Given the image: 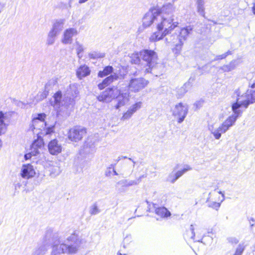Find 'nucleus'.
<instances>
[{"label":"nucleus","mask_w":255,"mask_h":255,"mask_svg":"<svg viewBox=\"0 0 255 255\" xmlns=\"http://www.w3.org/2000/svg\"><path fill=\"white\" fill-rule=\"evenodd\" d=\"M157 6L159 10L158 14L160 15V21L157 23V31L154 32L149 38L152 42L162 39L178 25V22L174 21L173 13L175 7L173 3L168 2L161 7Z\"/></svg>","instance_id":"1"},{"label":"nucleus","mask_w":255,"mask_h":255,"mask_svg":"<svg viewBox=\"0 0 255 255\" xmlns=\"http://www.w3.org/2000/svg\"><path fill=\"white\" fill-rule=\"evenodd\" d=\"M52 250L49 255H62L63 254H75L78 251L82 244V240L75 233L72 234L66 239L64 243L58 235L53 236Z\"/></svg>","instance_id":"2"},{"label":"nucleus","mask_w":255,"mask_h":255,"mask_svg":"<svg viewBox=\"0 0 255 255\" xmlns=\"http://www.w3.org/2000/svg\"><path fill=\"white\" fill-rule=\"evenodd\" d=\"M129 92L126 85L122 86L119 84L118 86H113L107 88L100 95L97 99L103 102L109 103L113 99H117V104L115 105L116 109L124 106L128 101Z\"/></svg>","instance_id":"3"},{"label":"nucleus","mask_w":255,"mask_h":255,"mask_svg":"<svg viewBox=\"0 0 255 255\" xmlns=\"http://www.w3.org/2000/svg\"><path fill=\"white\" fill-rule=\"evenodd\" d=\"M70 91H67V96L62 99V95L61 91L57 92L53 96V106L55 108H59L60 106L68 107L74 104V98H76L79 92L77 87L74 85H70Z\"/></svg>","instance_id":"4"},{"label":"nucleus","mask_w":255,"mask_h":255,"mask_svg":"<svg viewBox=\"0 0 255 255\" xmlns=\"http://www.w3.org/2000/svg\"><path fill=\"white\" fill-rule=\"evenodd\" d=\"M234 96L237 97L236 102L232 105V109L234 113L241 114L242 111L240 108L244 107L247 108L251 103L249 90H247L246 93L242 94L240 89L236 90L234 93Z\"/></svg>","instance_id":"5"},{"label":"nucleus","mask_w":255,"mask_h":255,"mask_svg":"<svg viewBox=\"0 0 255 255\" xmlns=\"http://www.w3.org/2000/svg\"><path fill=\"white\" fill-rule=\"evenodd\" d=\"M139 55L145 64V73H151L157 63L158 57L156 53L152 50L144 49L139 52Z\"/></svg>","instance_id":"6"},{"label":"nucleus","mask_w":255,"mask_h":255,"mask_svg":"<svg viewBox=\"0 0 255 255\" xmlns=\"http://www.w3.org/2000/svg\"><path fill=\"white\" fill-rule=\"evenodd\" d=\"M158 10L157 6H153L145 14L142 19V24L144 27H149L154 23L157 28V23L160 21Z\"/></svg>","instance_id":"7"},{"label":"nucleus","mask_w":255,"mask_h":255,"mask_svg":"<svg viewBox=\"0 0 255 255\" xmlns=\"http://www.w3.org/2000/svg\"><path fill=\"white\" fill-rule=\"evenodd\" d=\"M148 84V81L143 78H131L128 86L126 85L128 91L129 90L133 92H138L144 89Z\"/></svg>","instance_id":"8"},{"label":"nucleus","mask_w":255,"mask_h":255,"mask_svg":"<svg viewBox=\"0 0 255 255\" xmlns=\"http://www.w3.org/2000/svg\"><path fill=\"white\" fill-rule=\"evenodd\" d=\"M188 112V106L181 103L176 104L172 109L173 116L177 119V122L179 124L183 122Z\"/></svg>","instance_id":"9"},{"label":"nucleus","mask_w":255,"mask_h":255,"mask_svg":"<svg viewBox=\"0 0 255 255\" xmlns=\"http://www.w3.org/2000/svg\"><path fill=\"white\" fill-rule=\"evenodd\" d=\"M86 133L85 128L80 126H75L68 132V138L72 141L78 142L81 140Z\"/></svg>","instance_id":"10"},{"label":"nucleus","mask_w":255,"mask_h":255,"mask_svg":"<svg viewBox=\"0 0 255 255\" xmlns=\"http://www.w3.org/2000/svg\"><path fill=\"white\" fill-rule=\"evenodd\" d=\"M141 178V177H140L136 180H121L116 184V189L119 193H125L127 191L128 187L137 185L140 182Z\"/></svg>","instance_id":"11"},{"label":"nucleus","mask_w":255,"mask_h":255,"mask_svg":"<svg viewBox=\"0 0 255 255\" xmlns=\"http://www.w3.org/2000/svg\"><path fill=\"white\" fill-rule=\"evenodd\" d=\"M193 29L192 26L188 25L180 29L179 33L178 34L179 40V42L176 45V50H181L184 42L187 39L188 35L192 33Z\"/></svg>","instance_id":"12"},{"label":"nucleus","mask_w":255,"mask_h":255,"mask_svg":"<svg viewBox=\"0 0 255 255\" xmlns=\"http://www.w3.org/2000/svg\"><path fill=\"white\" fill-rule=\"evenodd\" d=\"M78 34V30L75 28H69L66 29L63 32V37L61 42L64 44H71L73 41V37Z\"/></svg>","instance_id":"13"},{"label":"nucleus","mask_w":255,"mask_h":255,"mask_svg":"<svg viewBox=\"0 0 255 255\" xmlns=\"http://www.w3.org/2000/svg\"><path fill=\"white\" fill-rule=\"evenodd\" d=\"M240 115H241L239 114L234 113V114L229 117L220 126L222 132L225 133L231 127H232Z\"/></svg>","instance_id":"14"},{"label":"nucleus","mask_w":255,"mask_h":255,"mask_svg":"<svg viewBox=\"0 0 255 255\" xmlns=\"http://www.w3.org/2000/svg\"><path fill=\"white\" fill-rule=\"evenodd\" d=\"M46 115L44 113L39 114L37 117L33 119L31 124L30 125V129L34 131V129H40V127L45 125L44 119Z\"/></svg>","instance_id":"15"},{"label":"nucleus","mask_w":255,"mask_h":255,"mask_svg":"<svg viewBox=\"0 0 255 255\" xmlns=\"http://www.w3.org/2000/svg\"><path fill=\"white\" fill-rule=\"evenodd\" d=\"M35 174V169L31 164H25L22 165L20 175L23 178L28 179L33 177Z\"/></svg>","instance_id":"16"},{"label":"nucleus","mask_w":255,"mask_h":255,"mask_svg":"<svg viewBox=\"0 0 255 255\" xmlns=\"http://www.w3.org/2000/svg\"><path fill=\"white\" fill-rule=\"evenodd\" d=\"M9 121L8 114L0 111V135L5 133L9 124Z\"/></svg>","instance_id":"17"},{"label":"nucleus","mask_w":255,"mask_h":255,"mask_svg":"<svg viewBox=\"0 0 255 255\" xmlns=\"http://www.w3.org/2000/svg\"><path fill=\"white\" fill-rule=\"evenodd\" d=\"M48 147L50 153L52 155H57L62 151V146L56 139L52 140L49 142Z\"/></svg>","instance_id":"18"},{"label":"nucleus","mask_w":255,"mask_h":255,"mask_svg":"<svg viewBox=\"0 0 255 255\" xmlns=\"http://www.w3.org/2000/svg\"><path fill=\"white\" fill-rule=\"evenodd\" d=\"M43 145L44 143L41 138L38 137L37 139L34 140L30 148V150L32 151V153H33L34 156H36L40 153Z\"/></svg>","instance_id":"19"},{"label":"nucleus","mask_w":255,"mask_h":255,"mask_svg":"<svg viewBox=\"0 0 255 255\" xmlns=\"http://www.w3.org/2000/svg\"><path fill=\"white\" fill-rule=\"evenodd\" d=\"M64 23L65 19H58L55 20L53 23L52 27L50 31L58 35L63 29Z\"/></svg>","instance_id":"20"},{"label":"nucleus","mask_w":255,"mask_h":255,"mask_svg":"<svg viewBox=\"0 0 255 255\" xmlns=\"http://www.w3.org/2000/svg\"><path fill=\"white\" fill-rule=\"evenodd\" d=\"M191 170H192V167L188 165H185L182 170H179L175 173H172L169 175V180L171 183H173L177 179L182 176V175Z\"/></svg>","instance_id":"21"},{"label":"nucleus","mask_w":255,"mask_h":255,"mask_svg":"<svg viewBox=\"0 0 255 255\" xmlns=\"http://www.w3.org/2000/svg\"><path fill=\"white\" fill-rule=\"evenodd\" d=\"M191 170H192V167L188 165H185L182 170H179L175 173H172L169 175V180L171 183H173L177 179L182 176V175Z\"/></svg>","instance_id":"22"},{"label":"nucleus","mask_w":255,"mask_h":255,"mask_svg":"<svg viewBox=\"0 0 255 255\" xmlns=\"http://www.w3.org/2000/svg\"><path fill=\"white\" fill-rule=\"evenodd\" d=\"M118 79L119 76L117 74H112L110 76L106 78L101 83L98 84V88L99 89L102 90L111 84L114 81L117 80Z\"/></svg>","instance_id":"23"},{"label":"nucleus","mask_w":255,"mask_h":255,"mask_svg":"<svg viewBox=\"0 0 255 255\" xmlns=\"http://www.w3.org/2000/svg\"><path fill=\"white\" fill-rule=\"evenodd\" d=\"M218 193L222 195V199H220V198H219L218 200V201H220V202H216L214 201H209V199L211 198V196L213 194V193L212 192H210L209 194V197L207 200V202H208V206L209 207L215 209L217 211L218 210L219 208H220L221 206V203L223 202L225 200V195L224 193L222 191H219Z\"/></svg>","instance_id":"24"},{"label":"nucleus","mask_w":255,"mask_h":255,"mask_svg":"<svg viewBox=\"0 0 255 255\" xmlns=\"http://www.w3.org/2000/svg\"><path fill=\"white\" fill-rule=\"evenodd\" d=\"M91 71L86 65L80 66L76 71V75L80 79L90 75Z\"/></svg>","instance_id":"25"},{"label":"nucleus","mask_w":255,"mask_h":255,"mask_svg":"<svg viewBox=\"0 0 255 255\" xmlns=\"http://www.w3.org/2000/svg\"><path fill=\"white\" fill-rule=\"evenodd\" d=\"M240 62L238 60H233L231 61L229 64L224 65L220 67V70H221L224 72H229L235 69L237 66H239Z\"/></svg>","instance_id":"26"},{"label":"nucleus","mask_w":255,"mask_h":255,"mask_svg":"<svg viewBox=\"0 0 255 255\" xmlns=\"http://www.w3.org/2000/svg\"><path fill=\"white\" fill-rule=\"evenodd\" d=\"M156 204H153L155 214L161 218H167L171 215L170 212L164 207H156Z\"/></svg>","instance_id":"27"},{"label":"nucleus","mask_w":255,"mask_h":255,"mask_svg":"<svg viewBox=\"0 0 255 255\" xmlns=\"http://www.w3.org/2000/svg\"><path fill=\"white\" fill-rule=\"evenodd\" d=\"M73 46L76 50L78 57L80 59H81L83 57V53L85 49L84 45L79 41L76 40L73 44Z\"/></svg>","instance_id":"28"},{"label":"nucleus","mask_w":255,"mask_h":255,"mask_svg":"<svg viewBox=\"0 0 255 255\" xmlns=\"http://www.w3.org/2000/svg\"><path fill=\"white\" fill-rule=\"evenodd\" d=\"M209 130L216 139H220L221 137L222 133H224L222 132L220 127L215 128L213 126L211 125L209 126Z\"/></svg>","instance_id":"29"},{"label":"nucleus","mask_w":255,"mask_h":255,"mask_svg":"<svg viewBox=\"0 0 255 255\" xmlns=\"http://www.w3.org/2000/svg\"><path fill=\"white\" fill-rule=\"evenodd\" d=\"M179 37L178 34L176 33L175 34H172L168 35L165 38V41L168 44H173L175 46L176 48V45L179 42Z\"/></svg>","instance_id":"30"},{"label":"nucleus","mask_w":255,"mask_h":255,"mask_svg":"<svg viewBox=\"0 0 255 255\" xmlns=\"http://www.w3.org/2000/svg\"><path fill=\"white\" fill-rule=\"evenodd\" d=\"M204 0H196V4L197 12L203 16H205Z\"/></svg>","instance_id":"31"},{"label":"nucleus","mask_w":255,"mask_h":255,"mask_svg":"<svg viewBox=\"0 0 255 255\" xmlns=\"http://www.w3.org/2000/svg\"><path fill=\"white\" fill-rule=\"evenodd\" d=\"M113 70V67L111 66H106L104 67L103 71H100L98 72V76L101 78L106 76L112 73Z\"/></svg>","instance_id":"32"},{"label":"nucleus","mask_w":255,"mask_h":255,"mask_svg":"<svg viewBox=\"0 0 255 255\" xmlns=\"http://www.w3.org/2000/svg\"><path fill=\"white\" fill-rule=\"evenodd\" d=\"M47 251L46 247L42 245L34 249L31 255H45Z\"/></svg>","instance_id":"33"},{"label":"nucleus","mask_w":255,"mask_h":255,"mask_svg":"<svg viewBox=\"0 0 255 255\" xmlns=\"http://www.w3.org/2000/svg\"><path fill=\"white\" fill-rule=\"evenodd\" d=\"M95 139H93V138L89 137L87 140L85 141L84 144V148L87 149L89 148L90 150L88 152L93 151L95 148Z\"/></svg>","instance_id":"34"},{"label":"nucleus","mask_w":255,"mask_h":255,"mask_svg":"<svg viewBox=\"0 0 255 255\" xmlns=\"http://www.w3.org/2000/svg\"><path fill=\"white\" fill-rule=\"evenodd\" d=\"M195 236L194 232V228L193 225H191L189 230L186 231L184 237L185 240H194Z\"/></svg>","instance_id":"35"},{"label":"nucleus","mask_w":255,"mask_h":255,"mask_svg":"<svg viewBox=\"0 0 255 255\" xmlns=\"http://www.w3.org/2000/svg\"><path fill=\"white\" fill-rule=\"evenodd\" d=\"M58 35L56 34L49 31L47 34V37L46 39V44L48 45H53L55 43L56 37Z\"/></svg>","instance_id":"36"},{"label":"nucleus","mask_w":255,"mask_h":255,"mask_svg":"<svg viewBox=\"0 0 255 255\" xmlns=\"http://www.w3.org/2000/svg\"><path fill=\"white\" fill-rule=\"evenodd\" d=\"M246 246L244 243L239 244L233 255H242L245 250Z\"/></svg>","instance_id":"37"},{"label":"nucleus","mask_w":255,"mask_h":255,"mask_svg":"<svg viewBox=\"0 0 255 255\" xmlns=\"http://www.w3.org/2000/svg\"><path fill=\"white\" fill-rule=\"evenodd\" d=\"M140 57L139 53H135L132 54L131 56V62L132 64H139L140 61Z\"/></svg>","instance_id":"38"},{"label":"nucleus","mask_w":255,"mask_h":255,"mask_svg":"<svg viewBox=\"0 0 255 255\" xmlns=\"http://www.w3.org/2000/svg\"><path fill=\"white\" fill-rule=\"evenodd\" d=\"M141 106V102H139L136 103L132 106H131L129 110L131 111L133 114H134L137 110L139 109Z\"/></svg>","instance_id":"39"},{"label":"nucleus","mask_w":255,"mask_h":255,"mask_svg":"<svg viewBox=\"0 0 255 255\" xmlns=\"http://www.w3.org/2000/svg\"><path fill=\"white\" fill-rule=\"evenodd\" d=\"M90 214L92 215H97L100 212V210L95 204L92 205L90 208Z\"/></svg>","instance_id":"40"},{"label":"nucleus","mask_w":255,"mask_h":255,"mask_svg":"<svg viewBox=\"0 0 255 255\" xmlns=\"http://www.w3.org/2000/svg\"><path fill=\"white\" fill-rule=\"evenodd\" d=\"M133 114L128 109L127 112L124 114L121 118V120L123 121L128 120L131 118Z\"/></svg>","instance_id":"41"},{"label":"nucleus","mask_w":255,"mask_h":255,"mask_svg":"<svg viewBox=\"0 0 255 255\" xmlns=\"http://www.w3.org/2000/svg\"><path fill=\"white\" fill-rule=\"evenodd\" d=\"M228 242L232 245H236L238 244L239 240L236 237H230L227 239Z\"/></svg>","instance_id":"42"},{"label":"nucleus","mask_w":255,"mask_h":255,"mask_svg":"<svg viewBox=\"0 0 255 255\" xmlns=\"http://www.w3.org/2000/svg\"><path fill=\"white\" fill-rule=\"evenodd\" d=\"M88 55L89 58L91 59H97L103 57V56L101 55L100 53L97 52H92L89 53Z\"/></svg>","instance_id":"43"},{"label":"nucleus","mask_w":255,"mask_h":255,"mask_svg":"<svg viewBox=\"0 0 255 255\" xmlns=\"http://www.w3.org/2000/svg\"><path fill=\"white\" fill-rule=\"evenodd\" d=\"M116 165V163L111 164L109 167L107 168L105 175L106 176H110L112 174L111 170L114 168L115 166Z\"/></svg>","instance_id":"44"},{"label":"nucleus","mask_w":255,"mask_h":255,"mask_svg":"<svg viewBox=\"0 0 255 255\" xmlns=\"http://www.w3.org/2000/svg\"><path fill=\"white\" fill-rule=\"evenodd\" d=\"M249 94H250V98L251 99V102L253 104L254 102H255V90L249 91Z\"/></svg>","instance_id":"45"},{"label":"nucleus","mask_w":255,"mask_h":255,"mask_svg":"<svg viewBox=\"0 0 255 255\" xmlns=\"http://www.w3.org/2000/svg\"><path fill=\"white\" fill-rule=\"evenodd\" d=\"M57 82V78L54 77L50 79L48 83L46 84V86L48 85H55Z\"/></svg>","instance_id":"46"},{"label":"nucleus","mask_w":255,"mask_h":255,"mask_svg":"<svg viewBox=\"0 0 255 255\" xmlns=\"http://www.w3.org/2000/svg\"><path fill=\"white\" fill-rule=\"evenodd\" d=\"M226 57V56L225 55V54L224 53L222 55L216 56L213 61H214L223 59H225Z\"/></svg>","instance_id":"47"},{"label":"nucleus","mask_w":255,"mask_h":255,"mask_svg":"<svg viewBox=\"0 0 255 255\" xmlns=\"http://www.w3.org/2000/svg\"><path fill=\"white\" fill-rule=\"evenodd\" d=\"M249 87L253 89L255 88V79H251L249 82Z\"/></svg>","instance_id":"48"},{"label":"nucleus","mask_w":255,"mask_h":255,"mask_svg":"<svg viewBox=\"0 0 255 255\" xmlns=\"http://www.w3.org/2000/svg\"><path fill=\"white\" fill-rule=\"evenodd\" d=\"M32 156L34 155H33V153H32V151L30 150V151L29 153H26L24 155V158L25 160H28L30 159Z\"/></svg>","instance_id":"49"},{"label":"nucleus","mask_w":255,"mask_h":255,"mask_svg":"<svg viewBox=\"0 0 255 255\" xmlns=\"http://www.w3.org/2000/svg\"><path fill=\"white\" fill-rule=\"evenodd\" d=\"M131 239V236H128L124 239V242H126Z\"/></svg>","instance_id":"50"},{"label":"nucleus","mask_w":255,"mask_h":255,"mask_svg":"<svg viewBox=\"0 0 255 255\" xmlns=\"http://www.w3.org/2000/svg\"><path fill=\"white\" fill-rule=\"evenodd\" d=\"M111 172H112V174H113V175H118V173H117V172L116 171V170L115 169V168H113V169L111 170Z\"/></svg>","instance_id":"51"},{"label":"nucleus","mask_w":255,"mask_h":255,"mask_svg":"<svg viewBox=\"0 0 255 255\" xmlns=\"http://www.w3.org/2000/svg\"><path fill=\"white\" fill-rule=\"evenodd\" d=\"M224 54L227 57L229 55H231L232 54V52L231 51L228 50L227 52L225 53Z\"/></svg>","instance_id":"52"},{"label":"nucleus","mask_w":255,"mask_h":255,"mask_svg":"<svg viewBox=\"0 0 255 255\" xmlns=\"http://www.w3.org/2000/svg\"><path fill=\"white\" fill-rule=\"evenodd\" d=\"M189 82H188V83H186L185 84V85H184V86L183 87L181 88V90H184L185 91V88L187 87V86H189Z\"/></svg>","instance_id":"53"},{"label":"nucleus","mask_w":255,"mask_h":255,"mask_svg":"<svg viewBox=\"0 0 255 255\" xmlns=\"http://www.w3.org/2000/svg\"><path fill=\"white\" fill-rule=\"evenodd\" d=\"M89 0H79V3L82 4L88 1Z\"/></svg>","instance_id":"54"},{"label":"nucleus","mask_w":255,"mask_h":255,"mask_svg":"<svg viewBox=\"0 0 255 255\" xmlns=\"http://www.w3.org/2000/svg\"><path fill=\"white\" fill-rule=\"evenodd\" d=\"M71 1H72V0H69L68 6L67 7V8H70L71 7Z\"/></svg>","instance_id":"55"},{"label":"nucleus","mask_w":255,"mask_h":255,"mask_svg":"<svg viewBox=\"0 0 255 255\" xmlns=\"http://www.w3.org/2000/svg\"><path fill=\"white\" fill-rule=\"evenodd\" d=\"M121 159V156L118 157V158L115 160V163L117 164Z\"/></svg>","instance_id":"56"},{"label":"nucleus","mask_w":255,"mask_h":255,"mask_svg":"<svg viewBox=\"0 0 255 255\" xmlns=\"http://www.w3.org/2000/svg\"><path fill=\"white\" fill-rule=\"evenodd\" d=\"M55 171L57 172V174H59L60 172V168L59 167H56L55 169Z\"/></svg>","instance_id":"57"},{"label":"nucleus","mask_w":255,"mask_h":255,"mask_svg":"<svg viewBox=\"0 0 255 255\" xmlns=\"http://www.w3.org/2000/svg\"><path fill=\"white\" fill-rule=\"evenodd\" d=\"M53 131L52 130V128H49L48 130H47V131L46 132V133L48 134V133H50L51 132H52Z\"/></svg>","instance_id":"58"},{"label":"nucleus","mask_w":255,"mask_h":255,"mask_svg":"<svg viewBox=\"0 0 255 255\" xmlns=\"http://www.w3.org/2000/svg\"><path fill=\"white\" fill-rule=\"evenodd\" d=\"M252 10L254 14L255 15V3L254 4V6L252 7Z\"/></svg>","instance_id":"59"},{"label":"nucleus","mask_w":255,"mask_h":255,"mask_svg":"<svg viewBox=\"0 0 255 255\" xmlns=\"http://www.w3.org/2000/svg\"><path fill=\"white\" fill-rule=\"evenodd\" d=\"M128 159H129V160H131V161H132V162H133V167H134V166H135V161H133L131 158H128Z\"/></svg>","instance_id":"60"},{"label":"nucleus","mask_w":255,"mask_h":255,"mask_svg":"<svg viewBox=\"0 0 255 255\" xmlns=\"http://www.w3.org/2000/svg\"><path fill=\"white\" fill-rule=\"evenodd\" d=\"M252 248L253 252H255V243L253 245Z\"/></svg>","instance_id":"61"},{"label":"nucleus","mask_w":255,"mask_h":255,"mask_svg":"<svg viewBox=\"0 0 255 255\" xmlns=\"http://www.w3.org/2000/svg\"><path fill=\"white\" fill-rule=\"evenodd\" d=\"M118 255H127L126 254H122L120 252H118L117 254Z\"/></svg>","instance_id":"62"},{"label":"nucleus","mask_w":255,"mask_h":255,"mask_svg":"<svg viewBox=\"0 0 255 255\" xmlns=\"http://www.w3.org/2000/svg\"><path fill=\"white\" fill-rule=\"evenodd\" d=\"M121 157L122 159H126V158H127V156H121Z\"/></svg>","instance_id":"63"},{"label":"nucleus","mask_w":255,"mask_h":255,"mask_svg":"<svg viewBox=\"0 0 255 255\" xmlns=\"http://www.w3.org/2000/svg\"><path fill=\"white\" fill-rule=\"evenodd\" d=\"M136 73H137V72H135V73H133V75H134V76L137 75V74H136Z\"/></svg>","instance_id":"64"}]
</instances>
